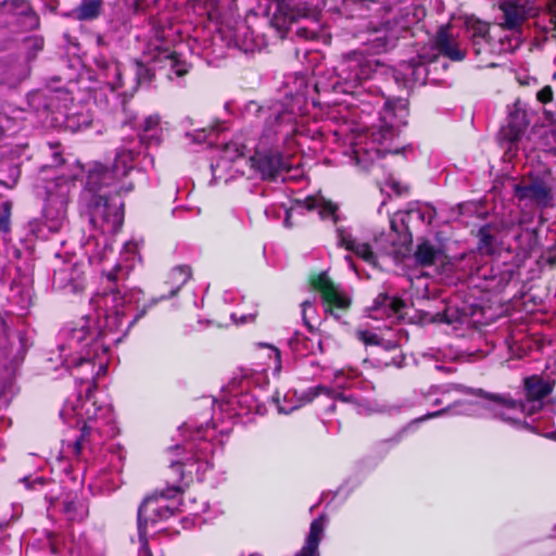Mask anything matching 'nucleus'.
Wrapping results in <instances>:
<instances>
[{
  "label": "nucleus",
  "instance_id": "1",
  "mask_svg": "<svg viewBox=\"0 0 556 556\" xmlns=\"http://www.w3.org/2000/svg\"><path fill=\"white\" fill-rule=\"evenodd\" d=\"M139 153L136 138L124 140L116 149L110 168L94 163L88 170L80 202L86 208L91 227L100 230L101 235H114L123 225L124 203L118 194L132 190V184L124 179L134 169V161Z\"/></svg>",
  "mask_w": 556,
  "mask_h": 556
},
{
  "label": "nucleus",
  "instance_id": "2",
  "mask_svg": "<svg viewBox=\"0 0 556 556\" xmlns=\"http://www.w3.org/2000/svg\"><path fill=\"white\" fill-rule=\"evenodd\" d=\"M210 444L202 441L198 444L189 442L185 445H174L166 451L169 466L164 471L166 488L156 489L148 494L138 507L137 526L138 539L143 556H153L148 541V525L167 520L179 511L178 497L184 493L186 480L185 468L192 463L204 460Z\"/></svg>",
  "mask_w": 556,
  "mask_h": 556
},
{
  "label": "nucleus",
  "instance_id": "3",
  "mask_svg": "<svg viewBox=\"0 0 556 556\" xmlns=\"http://www.w3.org/2000/svg\"><path fill=\"white\" fill-rule=\"evenodd\" d=\"M408 102L406 99L396 98L386 101L380 112V125L378 129L370 131H352L346 135V127L341 126L334 130L339 138L346 137L355 165L362 169H368L376 160L387 154H399L404 148L393 147V140L397 136L400 127L407 124Z\"/></svg>",
  "mask_w": 556,
  "mask_h": 556
},
{
  "label": "nucleus",
  "instance_id": "4",
  "mask_svg": "<svg viewBox=\"0 0 556 556\" xmlns=\"http://www.w3.org/2000/svg\"><path fill=\"white\" fill-rule=\"evenodd\" d=\"M257 112L258 117L265 119V126L249 163L256 176L275 180L291 169L288 159L282 156L279 149V141L282 140L287 149L291 150L293 135L298 130L296 117L292 111L278 105L269 110L258 108Z\"/></svg>",
  "mask_w": 556,
  "mask_h": 556
},
{
  "label": "nucleus",
  "instance_id": "5",
  "mask_svg": "<svg viewBox=\"0 0 556 556\" xmlns=\"http://www.w3.org/2000/svg\"><path fill=\"white\" fill-rule=\"evenodd\" d=\"M137 256V245L126 242L121 260L108 271L101 270L100 285L89 302L96 313H119L126 299L117 286L118 280L128 276Z\"/></svg>",
  "mask_w": 556,
  "mask_h": 556
},
{
  "label": "nucleus",
  "instance_id": "6",
  "mask_svg": "<svg viewBox=\"0 0 556 556\" xmlns=\"http://www.w3.org/2000/svg\"><path fill=\"white\" fill-rule=\"evenodd\" d=\"M51 149L53 150V165H45L41 168L40 180L43 182L45 201L51 204L67 205L72 192L76 189V180L81 176L84 167L77 162L68 170V174L64 169L53 170L52 167L61 165L64 160L61 153L54 150L56 147L51 146Z\"/></svg>",
  "mask_w": 556,
  "mask_h": 556
},
{
  "label": "nucleus",
  "instance_id": "7",
  "mask_svg": "<svg viewBox=\"0 0 556 556\" xmlns=\"http://www.w3.org/2000/svg\"><path fill=\"white\" fill-rule=\"evenodd\" d=\"M514 191L521 202L540 208L556 206V177L548 167L530 170L521 184L515 185Z\"/></svg>",
  "mask_w": 556,
  "mask_h": 556
},
{
  "label": "nucleus",
  "instance_id": "8",
  "mask_svg": "<svg viewBox=\"0 0 556 556\" xmlns=\"http://www.w3.org/2000/svg\"><path fill=\"white\" fill-rule=\"evenodd\" d=\"M170 27L153 23L144 58L146 62L153 63L154 68L168 67L177 77H181L189 72L190 65L176 51L170 50Z\"/></svg>",
  "mask_w": 556,
  "mask_h": 556
},
{
  "label": "nucleus",
  "instance_id": "9",
  "mask_svg": "<svg viewBox=\"0 0 556 556\" xmlns=\"http://www.w3.org/2000/svg\"><path fill=\"white\" fill-rule=\"evenodd\" d=\"M336 233L338 245L353 252L374 267L378 265L380 257L391 255L393 252V245L388 243L384 235L377 237L374 245H370L367 242H361L348 228L338 227Z\"/></svg>",
  "mask_w": 556,
  "mask_h": 556
},
{
  "label": "nucleus",
  "instance_id": "10",
  "mask_svg": "<svg viewBox=\"0 0 556 556\" xmlns=\"http://www.w3.org/2000/svg\"><path fill=\"white\" fill-rule=\"evenodd\" d=\"M472 317L473 315H412L409 321L421 325H446L451 328V330L446 331L447 333L465 338L472 336L476 332H482L486 325L495 323L497 319L492 317L482 323L480 320L472 319Z\"/></svg>",
  "mask_w": 556,
  "mask_h": 556
},
{
  "label": "nucleus",
  "instance_id": "11",
  "mask_svg": "<svg viewBox=\"0 0 556 556\" xmlns=\"http://www.w3.org/2000/svg\"><path fill=\"white\" fill-rule=\"evenodd\" d=\"M338 76L344 83V91L355 93L357 88L367 81L374 74V64L363 53L351 52L346 54L338 67Z\"/></svg>",
  "mask_w": 556,
  "mask_h": 556
},
{
  "label": "nucleus",
  "instance_id": "12",
  "mask_svg": "<svg viewBox=\"0 0 556 556\" xmlns=\"http://www.w3.org/2000/svg\"><path fill=\"white\" fill-rule=\"evenodd\" d=\"M311 286L318 291L324 305V313H332L333 309L346 311L352 303L351 292L336 285L327 271L319 273L311 279Z\"/></svg>",
  "mask_w": 556,
  "mask_h": 556
},
{
  "label": "nucleus",
  "instance_id": "13",
  "mask_svg": "<svg viewBox=\"0 0 556 556\" xmlns=\"http://www.w3.org/2000/svg\"><path fill=\"white\" fill-rule=\"evenodd\" d=\"M555 381L543 379L540 375H532L523 379V407L521 414L533 416L540 413L544 406V400L554 391Z\"/></svg>",
  "mask_w": 556,
  "mask_h": 556
},
{
  "label": "nucleus",
  "instance_id": "14",
  "mask_svg": "<svg viewBox=\"0 0 556 556\" xmlns=\"http://www.w3.org/2000/svg\"><path fill=\"white\" fill-rule=\"evenodd\" d=\"M498 8L502 12L498 25L515 34H520L523 23L536 15V9L531 0H501Z\"/></svg>",
  "mask_w": 556,
  "mask_h": 556
},
{
  "label": "nucleus",
  "instance_id": "15",
  "mask_svg": "<svg viewBox=\"0 0 556 556\" xmlns=\"http://www.w3.org/2000/svg\"><path fill=\"white\" fill-rule=\"evenodd\" d=\"M400 329L392 326L358 328L355 330V338L365 346H379L381 349H392L396 344Z\"/></svg>",
  "mask_w": 556,
  "mask_h": 556
},
{
  "label": "nucleus",
  "instance_id": "16",
  "mask_svg": "<svg viewBox=\"0 0 556 556\" xmlns=\"http://www.w3.org/2000/svg\"><path fill=\"white\" fill-rule=\"evenodd\" d=\"M519 45L517 38H500L498 43L491 40V37L485 38V43L471 45L476 56H481V64L479 67L494 68L500 66L498 63L489 60L488 55L502 54L513 52Z\"/></svg>",
  "mask_w": 556,
  "mask_h": 556
},
{
  "label": "nucleus",
  "instance_id": "17",
  "mask_svg": "<svg viewBox=\"0 0 556 556\" xmlns=\"http://www.w3.org/2000/svg\"><path fill=\"white\" fill-rule=\"evenodd\" d=\"M529 125L527 112L520 108L519 103H515L514 108L509 111L506 126L500 130V140L502 143H508V150L515 144L523 135Z\"/></svg>",
  "mask_w": 556,
  "mask_h": 556
},
{
  "label": "nucleus",
  "instance_id": "18",
  "mask_svg": "<svg viewBox=\"0 0 556 556\" xmlns=\"http://www.w3.org/2000/svg\"><path fill=\"white\" fill-rule=\"evenodd\" d=\"M53 288L65 294H80L85 289L84 273L77 265L64 266L54 273Z\"/></svg>",
  "mask_w": 556,
  "mask_h": 556
},
{
  "label": "nucleus",
  "instance_id": "19",
  "mask_svg": "<svg viewBox=\"0 0 556 556\" xmlns=\"http://www.w3.org/2000/svg\"><path fill=\"white\" fill-rule=\"evenodd\" d=\"M191 276L192 270L188 265L173 267L164 281V292L160 296L151 299L144 308L151 309L156 302L174 296L190 280Z\"/></svg>",
  "mask_w": 556,
  "mask_h": 556
},
{
  "label": "nucleus",
  "instance_id": "20",
  "mask_svg": "<svg viewBox=\"0 0 556 556\" xmlns=\"http://www.w3.org/2000/svg\"><path fill=\"white\" fill-rule=\"evenodd\" d=\"M434 49L453 62H460L466 56V51L459 46L457 39L450 34V27L442 25L433 38Z\"/></svg>",
  "mask_w": 556,
  "mask_h": 556
},
{
  "label": "nucleus",
  "instance_id": "21",
  "mask_svg": "<svg viewBox=\"0 0 556 556\" xmlns=\"http://www.w3.org/2000/svg\"><path fill=\"white\" fill-rule=\"evenodd\" d=\"M102 333L99 315H81L70 330L71 340L77 343L96 341Z\"/></svg>",
  "mask_w": 556,
  "mask_h": 556
},
{
  "label": "nucleus",
  "instance_id": "22",
  "mask_svg": "<svg viewBox=\"0 0 556 556\" xmlns=\"http://www.w3.org/2000/svg\"><path fill=\"white\" fill-rule=\"evenodd\" d=\"M96 64L101 71L104 83L112 91H118L125 87L123 80L125 68L118 62L100 56L96 59Z\"/></svg>",
  "mask_w": 556,
  "mask_h": 556
},
{
  "label": "nucleus",
  "instance_id": "23",
  "mask_svg": "<svg viewBox=\"0 0 556 556\" xmlns=\"http://www.w3.org/2000/svg\"><path fill=\"white\" fill-rule=\"evenodd\" d=\"M415 261L421 266H431L445 258L443 247L440 242L422 240L416 247L414 252Z\"/></svg>",
  "mask_w": 556,
  "mask_h": 556
},
{
  "label": "nucleus",
  "instance_id": "24",
  "mask_svg": "<svg viewBox=\"0 0 556 556\" xmlns=\"http://www.w3.org/2000/svg\"><path fill=\"white\" fill-rule=\"evenodd\" d=\"M325 529V516L315 518L309 526L305 544L295 556H319L318 547Z\"/></svg>",
  "mask_w": 556,
  "mask_h": 556
},
{
  "label": "nucleus",
  "instance_id": "25",
  "mask_svg": "<svg viewBox=\"0 0 556 556\" xmlns=\"http://www.w3.org/2000/svg\"><path fill=\"white\" fill-rule=\"evenodd\" d=\"M62 511L68 521H83L89 514L87 501L77 493H70L62 502Z\"/></svg>",
  "mask_w": 556,
  "mask_h": 556
},
{
  "label": "nucleus",
  "instance_id": "26",
  "mask_svg": "<svg viewBox=\"0 0 556 556\" xmlns=\"http://www.w3.org/2000/svg\"><path fill=\"white\" fill-rule=\"evenodd\" d=\"M140 142L147 146L159 144L163 139V128L159 115H149L146 117L140 132Z\"/></svg>",
  "mask_w": 556,
  "mask_h": 556
},
{
  "label": "nucleus",
  "instance_id": "27",
  "mask_svg": "<svg viewBox=\"0 0 556 556\" xmlns=\"http://www.w3.org/2000/svg\"><path fill=\"white\" fill-rule=\"evenodd\" d=\"M67 215V205L45 203V225L51 232H58L64 226Z\"/></svg>",
  "mask_w": 556,
  "mask_h": 556
},
{
  "label": "nucleus",
  "instance_id": "28",
  "mask_svg": "<svg viewBox=\"0 0 556 556\" xmlns=\"http://www.w3.org/2000/svg\"><path fill=\"white\" fill-rule=\"evenodd\" d=\"M470 394L493 402L502 407L521 413L522 400L514 399L509 393H493L481 388L472 389Z\"/></svg>",
  "mask_w": 556,
  "mask_h": 556
},
{
  "label": "nucleus",
  "instance_id": "29",
  "mask_svg": "<svg viewBox=\"0 0 556 556\" xmlns=\"http://www.w3.org/2000/svg\"><path fill=\"white\" fill-rule=\"evenodd\" d=\"M84 247L91 264H101L109 258L110 254H113L111 244L106 240L101 244L99 238L94 236L88 238Z\"/></svg>",
  "mask_w": 556,
  "mask_h": 556
},
{
  "label": "nucleus",
  "instance_id": "30",
  "mask_svg": "<svg viewBox=\"0 0 556 556\" xmlns=\"http://www.w3.org/2000/svg\"><path fill=\"white\" fill-rule=\"evenodd\" d=\"M405 302L395 295L388 293H379L374 300L370 311L380 313H399L405 308Z\"/></svg>",
  "mask_w": 556,
  "mask_h": 556
},
{
  "label": "nucleus",
  "instance_id": "31",
  "mask_svg": "<svg viewBox=\"0 0 556 556\" xmlns=\"http://www.w3.org/2000/svg\"><path fill=\"white\" fill-rule=\"evenodd\" d=\"M188 4L193 13L199 16H206L208 20H215L219 16L218 0H188Z\"/></svg>",
  "mask_w": 556,
  "mask_h": 556
},
{
  "label": "nucleus",
  "instance_id": "32",
  "mask_svg": "<svg viewBox=\"0 0 556 556\" xmlns=\"http://www.w3.org/2000/svg\"><path fill=\"white\" fill-rule=\"evenodd\" d=\"M101 11L102 0H81L74 13L79 21H92L100 15Z\"/></svg>",
  "mask_w": 556,
  "mask_h": 556
},
{
  "label": "nucleus",
  "instance_id": "33",
  "mask_svg": "<svg viewBox=\"0 0 556 556\" xmlns=\"http://www.w3.org/2000/svg\"><path fill=\"white\" fill-rule=\"evenodd\" d=\"M466 26L471 45L485 43V38L490 36L488 23L479 20H469Z\"/></svg>",
  "mask_w": 556,
  "mask_h": 556
},
{
  "label": "nucleus",
  "instance_id": "34",
  "mask_svg": "<svg viewBox=\"0 0 556 556\" xmlns=\"http://www.w3.org/2000/svg\"><path fill=\"white\" fill-rule=\"evenodd\" d=\"M316 205V201L311 197L304 200L294 201L292 206L286 210V215L283 219L285 227L291 228L293 226L292 217L294 215H302L304 212L313 211V207H315Z\"/></svg>",
  "mask_w": 556,
  "mask_h": 556
},
{
  "label": "nucleus",
  "instance_id": "35",
  "mask_svg": "<svg viewBox=\"0 0 556 556\" xmlns=\"http://www.w3.org/2000/svg\"><path fill=\"white\" fill-rule=\"evenodd\" d=\"M14 344L10 341L7 332L5 321L0 315V365L7 366V362H12Z\"/></svg>",
  "mask_w": 556,
  "mask_h": 556
},
{
  "label": "nucleus",
  "instance_id": "36",
  "mask_svg": "<svg viewBox=\"0 0 556 556\" xmlns=\"http://www.w3.org/2000/svg\"><path fill=\"white\" fill-rule=\"evenodd\" d=\"M432 219V213L430 211L422 212L419 207H413L402 214L401 220L406 229L410 230V225L415 223H427L430 224Z\"/></svg>",
  "mask_w": 556,
  "mask_h": 556
},
{
  "label": "nucleus",
  "instance_id": "37",
  "mask_svg": "<svg viewBox=\"0 0 556 556\" xmlns=\"http://www.w3.org/2000/svg\"><path fill=\"white\" fill-rule=\"evenodd\" d=\"M132 72L136 75L135 84L130 86V90H135L137 85L148 84L153 78V72L142 61H134L131 64Z\"/></svg>",
  "mask_w": 556,
  "mask_h": 556
},
{
  "label": "nucleus",
  "instance_id": "38",
  "mask_svg": "<svg viewBox=\"0 0 556 556\" xmlns=\"http://www.w3.org/2000/svg\"><path fill=\"white\" fill-rule=\"evenodd\" d=\"M400 338H401L400 336L396 337V344L394 348L383 349L386 352H389L392 354L390 356V358H386V359L381 361L386 367L393 366L396 368H401L405 364L406 356L401 350Z\"/></svg>",
  "mask_w": 556,
  "mask_h": 556
},
{
  "label": "nucleus",
  "instance_id": "39",
  "mask_svg": "<svg viewBox=\"0 0 556 556\" xmlns=\"http://www.w3.org/2000/svg\"><path fill=\"white\" fill-rule=\"evenodd\" d=\"M316 201V206L313 210L318 211V215L321 219L331 218L333 223H337L338 216L336 214L337 206L330 202H325L324 200L316 199L312 197Z\"/></svg>",
  "mask_w": 556,
  "mask_h": 556
},
{
  "label": "nucleus",
  "instance_id": "40",
  "mask_svg": "<svg viewBox=\"0 0 556 556\" xmlns=\"http://www.w3.org/2000/svg\"><path fill=\"white\" fill-rule=\"evenodd\" d=\"M478 237H479L478 249L481 252H484V253H488V254L493 253V251H494V247H493L494 238H493V236L490 232L489 226L481 227L479 229Z\"/></svg>",
  "mask_w": 556,
  "mask_h": 556
},
{
  "label": "nucleus",
  "instance_id": "41",
  "mask_svg": "<svg viewBox=\"0 0 556 556\" xmlns=\"http://www.w3.org/2000/svg\"><path fill=\"white\" fill-rule=\"evenodd\" d=\"M90 123L91 121L87 115L67 116L66 128L75 132L88 128Z\"/></svg>",
  "mask_w": 556,
  "mask_h": 556
},
{
  "label": "nucleus",
  "instance_id": "42",
  "mask_svg": "<svg viewBox=\"0 0 556 556\" xmlns=\"http://www.w3.org/2000/svg\"><path fill=\"white\" fill-rule=\"evenodd\" d=\"M407 70L412 72L413 80L415 83H424L427 76V67L421 62L412 61L407 63Z\"/></svg>",
  "mask_w": 556,
  "mask_h": 556
},
{
  "label": "nucleus",
  "instance_id": "43",
  "mask_svg": "<svg viewBox=\"0 0 556 556\" xmlns=\"http://www.w3.org/2000/svg\"><path fill=\"white\" fill-rule=\"evenodd\" d=\"M302 320L312 334L320 332L323 324L320 315H302Z\"/></svg>",
  "mask_w": 556,
  "mask_h": 556
},
{
  "label": "nucleus",
  "instance_id": "44",
  "mask_svg": "<svg viewBox=\"0 0 556 556\" xmlns=\"http://www.w3.org/2000/svg\"><path fill=\"white\" fill-rule=\"evenodd\" d=\"M25 43L27 48L31 50L29 52V58H35L36 53L43 48V39L39 36H29L25 39Z\"/></svg>",
  "mask_w": 556,
  "mask_h": 556
},
{
  "label": "nucleus",
  "instance_id": "45",
  "mask_svg": "<svg viewBox=\"0 0 556 556\" xmlns=\"http://www.w3.org/2000/svg\"><path fill=\"white\" fill-rule=\"evenodd\" d=\"M10 230V206L3 204V213L0 214V232L7 233Z\"/></svg>",
  "mask_w": 556,
  "mask_h": 556
},
{
  "label": "nucleus",
  "instance_id": "46",
  "mask_svg": "<svg viewBox=\"0 0 556 556\" xmlns=\"http://www.w3.org/2000/svg\"><path fill=\"white\" fill-rule=\"evenodd\" d=\"M296 34L299 37L304 39H314L318 35V27L308 28L306 26H300L296 29Z\"/></svg>",
  "mask_w": 556,
  "mask_h": 556
},
{
  "label": "nucleus",
  "instance_id": "47",
  "mask_svg": "<svg viewBox=\"0 0 556 556\" xmlns=\"http://www.w3.org/2000/svg\"><path fill=\"white\" fill-rule=\"evenodd\" d=\"M536 99L543 103V104H547L552 101L553 99V90L549 86H545L544 88H542L538 93H536Z\"/></svg>",
  "mask_w": 556,
  "mask_h": 556
},
{
  "label": "nucleus",
  "instance_id": "48",
  "mask_svg": "<svg viewBox=\"0 0 556 556\" xmlns=\"http://www.w3.org/2000/svg\"><path fill=\"white\" fill-rule=\"evenodd\" d=\"M426 15V10L421 5H415L413 8V17L407 20V24H414L420 22Z\"/></svg>",
  "mask_w": 556,
  "mask_h": 556
},
{
  "label": "nucleus",
  "instance_id": "49",
  "mask_svg": "<svg viewBox=\"0 0 556 556\" xmlns=\"http://www.w3.org/2000/svg\"><path fill=\"white\" fill-rule=\"evenodd\" d=\"M260 346L268 348L274 352V355H275L274 370L279 372L281 370V352H280V350L274 345L265 344V343H260Z\"/></svg>",
  "mask_w": 556,
  "mask_h": 556
},
{
  "label": "nucleus",
  "instance_id": "50",
  "mask_svg": "<svg viewBox=\"0 0 556 556\" xmlns=\"http://www.w3.org/2000/svg\"><path fill=\"white\" fill-rule=\"evenodd\" d=\"M318 396V390H316V386H314L303 392L301 401L304 403H312Z\"/></svg>",
  "mask_w": 556,
  "mask_h": 556
},
{
  "label": "nucleus",
  "instance_id": "51",
  "mask_svg": "<svg viewBox=\"0 0 556 556\" xmlns=\"http://www.w3.org/2000/svg\"><path fill=\"white\" fill-rule=\"evenodd\" d=\"M334 401H340V402H343V403H353V404H356L357 403V397L353 394H346L342 391H339L337 390V393L334 395Z\"/></svg>",
  "mask_w": 556,
  "mask_h": 556
},
{
  "label": "nucleus",
  "instance_id": "52",
  "mask_svg": "<svg viewBox=\"0 0 556 556\" xmlns=\"http://www.w3.org/2000/svg\"><path fill=\"white\" fill-rule=\"evenodd\" d=\"M316 299H317L316 294H312L307 299L303 300L301 302L302 313H306L309 309H314Z\"/></svg>",
  "mask_w": 556,
  "mask_h": 556
},
{
  "label": "nucleus",
  "instance_id": "53",
  "mask_svg": "<svg viewBox=\"0 0 556 556\" xmlns=\"http://www.w3.org/2000/svg\"><path fill=\"white\" fill-rule=\"evenodd\" d=\"M547 9H548V13L551 15L549 22L553 25V29H554L555 36H556V0H552L548 3Z\"/></svg>",
  "mask_w": 556,
  "mask_h": 556
},
{
  "label": "nucleus",
  "instance_id": "54",
  "mask_svg": "<svg viewBox=\"0 0 556 556\" xmlns=\"http://www.w3.org/2000/svg\"><path fill=\"white\" fill-rule=\"evenodd\" d=\"M84 443L85 441H83V438H77L73 444L70 445V447L72 448V453L76 456V457H79L81 452H83V446H84Z\"/></svg>",
  "mask_w": 556,
  "mask_h": 556
},
{
  "label": "nucleus",
  "instance_id": "55",
  "mask_svg": "<svg viewBox=\"0 0 556 556\" xmlns=\"http://www.w3.org/2000/svg\"><path fill=\"white\" fill-rule=\"evenodd\" d=\"M316 390H318L319 395L324 394V395H326V396H328L329 399H332V400L334 399V395L337 393L336 389L328 388V387L323 386V384L316 386Z\"/></svg>",
  "mask_w": 556,
  "mask_h": 556
},
{
  "label": "nucleus",
  "instance_id": "56",
  "mask_svg": "<svg viewBox=\"0 0 556 556\" xmlns=\"http://www.w3.org/2000/svg\"><path fill=\"white\" fill-rule=\"evenodd\" d=\"M96 389H97V382L92 378L90 381H88L87 388L85 390V399H86V401H91V399H92V396L94 394Z\"/></svg>",
  "mask_w": 556,
  "mask_h": 556
},
{
  "label": "nucleus",
  "instance_id": "57",
  "mask_svg": "<svg viewBox=\"0 0 556 556\" xmlns=\"http://www.w3.org/2000/svg\"><path fill=\"white\" fill-rule=\"evenodd\" d=\"M25 17H27L29 20L30 27H37L39 25V18L37 16V14L29 8H27L25 11Z\"/></svg>",
  "mask_w": 556,
  "mask_h": 556
},
{
  "label": "nucleus",
  "instance_id": "58",
  "mask_svg": "<svg viewBox=\"0 0 556 556\" xmlns=\"http://www.w3.org/2000/svg\"><path fill=\"white\" fill-rule=\"evenodd\" d=\"M91 428L84 422L80 428V435L78 438H83V441H86V439L90 435Z\"/></svg>",
  "mask_w": 556,
  "mask_h": 556
},
{
  "label": "nucleus",
  "instance_id": "59",
  "mask_svg": "<svg viewBox=\"0 0 556 556\" xmlns=\"http://www.w3.org/2000/svg\"><path fill=\"white\" fill-rule=\"evenodd\" d=\"M497 417L501 418L503 421L508 422V424H516V422H518V419H516L514 417H510V416H507L506 414H498Z\"/></svg>",
  "mask_w": 556,
  "mask_h": 556
},
{
  "label": "nucleus",
  "instance_id": "60",
  "mask_svg": "<svg viewBox=\"0 0 556 556\" xmlns=\"http://www.w3.org/2000/svg\"><path fill=\"white\" fill-rule=\"evenodd\" d=\"M546 405L549 407V410L556 414V399L549 400Z\"/></svg>",
  "mask_w": 556,
  "mask_h": 556
},
{
  "label": "nucleus",
  "instance_id": "61",
  "mask_svg": "<svg viewBox=\"0 0 556 556\" xmlns=\"http://www.w3.org/2000/svg\"><path fill=\"white\" fill-rule=\"evenodd\" d=\"M444 412H445V409H441V410H437L434 413H430V414L426 415L422 419L434 418V417L441 416Z\"/></svg>",
  "mask_w": 556,
  "mask_h": 556
},
{
  "label": "nucleus",
  "instance_id": "62",
  "mask_svg": "<svg viewBox=\"0 0 556 556\" xmlns=\"http://www.w3.org/2000/svg\"><path fill=\"white\" fill-rule=\"evenodd\" d=\"M344 258H345L346 263L349 264V266H350L353 270H355V266H354V263H353L352 257H351L350 255H346Z\"/></svg>",
  "mask_w": 556,
  "mask_h": 556
},
{
  "label": "nucleus",
  "instance_id": "63",
  "mask_svg": "<svg viewBox=\"0 0 556 556\" xmlns=\"http://www.w3.org/2000/svg\"><path fill=\"white\" fill-rule=\"evenodd\" d=\"M255 315H249V317L251 319H253ZM248 320V316L247 315H242L241 318H240V323H245Z\"/></svg>",
  "mask_w": 556,
  "mask_h": 556
},
{
  "label": "nucleus",
  "instance_id": "64",
  "mask_svg": "<svg viewBox=\"0 0 556 556\" xmlns=\"http://www.w3.org/2000/svg\"><path fill=\"white\" fill-rule=\"evenodd\" d=\"M400 438H392L390 439V442L394 443V444H397L400 442Z\"/></svg>",
  "mask_w": 556,
  "mask_h": 556
}]
</instances>
